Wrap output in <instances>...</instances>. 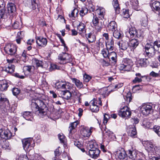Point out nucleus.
<instances>
[{"label":"nucleus","instance_id":"nucleus-1","mask_svg":"<svg viewBox=\"0 0 160 160\" xmlns=\"http://www.w3.org/2000/svg\"><path fill=\"white\" fill-rule=\"evenodd\" d=\"M48 99H36L32 101V105L33 106V112L40 117L46 115L48 111L52 113L54 111V106L52 104L48 105Z\"/></svg>","mask_w":160,"mask_h":160},{"label":"nucleus","instance_id":"nucleus-2","mask_svg":"<svg viewBox=\"0 0 160 160\" xmlns=\"http://www.w3.org/2000/svg\"><path fill=\"white\" fill-rule=\"evenodd\" d=\"M122 64L119 65L118 68L120 71H129L132 68L133 62L132 60L128 58H125L122 62Z\"/></svg>","mask_w":160,"mask_h":160},{"label":"nucleus","instance_id":"nucleus-3","mask_svg":"<svg viewBox=\"0 0 160 160\" xmlns=\"http://www.w3.org/2000/svg\"><path fill=\"white\" fill-rule=\"evenodd\" d=\"M145 48L146 54L149 58L152 57L154 55L156 50L153 43L147 44Z\"/></svg>","mask_w":160,"mask_h":160},{"label":"nucleus","instance_id":"nucleus-4","mask_svg":"<svg viewBox=\"0 0 160 160\" xmlns=\"http://www.w3.org/2000/svg\"><path fill=\"white\" fill-rule=\"evenodd\" d=\"M115 154L119 160H128L127 155L123 148H119L115 152Z\"/></svg>","mask_w":160,"mask_h":160},{"label":"nucleus","instance_id":"nucleus-5","mask_svg":"<svg viewBox=\"0 0 160 160\" xmlns=\"http://www.w3.org/2000/svg\"><path fill=\"white\" fill-rule=\"evenodd\" d=\"M4 50L8 55L16 56L17 49V48L14 45L11 43L7 44L4 48Z\"/></svg>","mask_w":160,"mask_h":160},{"label":"nucleus","instance_id":"nucleus-6","mask_svg":"<svg viewBox=\"0 0 160 160\" xmlns=\"http://www.w3.org/2000/svg\"><path fill=\"white\" fill-rule=\"evenodd\" d=\"M58 58L60 60L61 64H66L71 61V56L68 53L62 52L59 55Z\"/></svg>","mask_w":160,"mask_h":160},{"label":"nucleus","instance_id":"nucleus-7","mask_svg":"<svg viewBox=\"0 0 160 160\" xmlns=\"http://www.w3.org/2000/svg\"><path fill=\"white\" fill-rule=\"evenodd\" d=\"M102 20L101 19V18L99 19L96 15H94L93 17L92 22L95 28L98 31H100L102 28Z\"/></svg>","mask_w":160,"mask_h":160},{"label":"nucleus","instance_id":"nucleus-8","mask_svg":"<svg viewBox=\"0 0 160 160\" xmlns=\"http://www.w3.org/2000/svg\"><path fill=\"white\" fill-rule=\"evenodd\" d=\"M119 115L123 118H129L131 115V112L128 106H125L120 109Z\"/></svg>","mask_w":160,"mask_h":160},{"label":"nucleus","instance_id":"nucleus-9","mask_svg":"<svg viewBox=\"0 0 160 160\" xmlns=\"http://www.w3.org/2000/svg\"><path fill=\"white\" fill-rule=\"evenodd\" d=\"M152 107L147 104H145L142 106L140 108L141 112L143 115L147 116L152 112Z\"/></svg>","mask_w":160,"mask_h":160},{"label":"nucleus","instance_id":"nucleus-10","mask_svg":"<svg viewBox=\"0 0 160 160\" xmlns=\"http://www.w3.org/2000/svg\"><path fill=\"white\" fill-rule=\"evenodd\" d=\"M146 149L148 152L154 153L156 150V147L152 142L150 141L145 142L144 145Z\"/></svg>","mask_w":160,"mask_h":160},{"label":"nucleus","instance_id":"nucleus-11","mask_svg":"<svg viewBox=\"0 0 160 160\" xmlns=\"http://www.w3.org/2000/svg\"><path fill=\"white\" fill-rule=\"evenodd\" d=\"M0 137L1 138L8 139L12 137V134L8 129L5 130L1 129H0Z\"/></svg>","mask_w":160,"mask_h":160},{"label":"nucleus","instance_id":"nucleus-12","mask_svg":"<svg viewBox=\"0 0 160 160\" xmlns=\"http://www.w3.org/2000/svg\"><path fill=\"white\" fill-rule=\"evenodd\" d=\"M92 128V127H90V128L88 127H83L81 129V134L85 138L89 137L91 135Z\"/></svg>","mask_w":160,"mask_h":160},{"label":"nucleus","instance_id":"nucleus-13","mask_svg":"<svg viewBox=\"0 0 160 160\" xmlns=\"http://www.w3.org/2000/svg\"><path fill=\"white\" fill-rule=\"evenodd\" d=\"M140 153L137 152L136 150H128V155L130 158L133 160H139L140 159L139 155Z\"/></svg>","mask_w":160,"mask_h":160},{"label":"nucleus","instance_id":"nucleus-14","mask_svg":"<svg viewBox=\"0 0 160 160\" xmlns=\"http://www.w3.org/2000/svg\"><path fill=\"white\" fill-rule=\"evenodd\" d=\"M127 133L128 135L132 137L135 138L136 137L137 132L134 125L129 126L127 129Z\"/></svg>","mask_w":160,"mask_h":160},{"label":"nucleus","instance_id":"nucleus-15","mask_svg":"<svg viewBox=\"0 0 160 160\" xmlns=\"http://www.w3.org/2000/svg\"><path fill=\"white\" fill-rule=\"evenodd\" d=\"M23 144V147L25 150H28L31 149L32 147L31 143L32 142V140L31 138H26L23 140L22 141Z\"/></svg>","mask_w":160,"mask_h":160},{"label":"nucleus","instance_id":"nucleus-16","mask_svg":"<svg viewBox=\"0 0 160 160\" xmlns=\"http://www.w3.org/2000/svg\"><path fill=\"white\" fill-rule=\"evenodd\" d=\"M149 63V60L148 58H141L138 60L137 65L138 67H146Z\"/></svg>","mask_w":160,"mask_h":160},{"label":"nucleus","instance_id":"nucleus-17","mask_svg":"<svg viewBox=\"0 0 160 160\" xmlns=\"http://www.w3.org/2000/svg\"><path fill=\"white\" fill-rule=\"evenodd\" d=\"M85 37L89 43H92L96 40V37L93 32H92L86 34Z\"/></svg>","mask_w":160,"mask_h":160},{"label":"nucleus","instance_id":"nucleus-18","mask_svg":"<svg viewBox=\"0 0 160 160\" xmlns=\"http://www.w3.org/2000/svg\"><path fill=\"white\" fill-rule=\"evenodd\" d=\"M152 10L156 13H158L160 11V2L158 1H154L151 4Z\"/></svg>","mask_w":160,"mask_h":160},{"label":"nucleus","instance_id":"nucleus-19","mask_svg":"<svg viewBox=\"0 0 160 160\" xmlns=\"http://www.w3.org/2000/svg\"><path fill=\"white\" fill-rule=\"evenodd\" d=\"M95 13V15L98 16L101 19H102L104 18L105 14V10L103 8L101 7H99L97 9Z\"/></svg>","mask_w":160,"mask_h":160},{"label":"nucleus","instance_id":"nucleus-20","mask_svg":"<svg viewBox=\"0 0 160 160\" xmlns=\"http://www.w3.org/2000/svg\"><path fill=\"white\" fill-rule=\"evenodd\" d=\"M100 152V151L98 148L89 150V154L91 157L95 159L99 156Z\"/></svg>","mask_w":160,"mask_h":160},{"label":"nucleus","instance_id":"nucleus-21","mask_svg":"<svg viewBox=\"0 0 160 160\" xmlns=\"http://www.w3.org/2000/svg\"><path fill=\"white\" fill-rule=\"evenodd\" d=\"M36 42L37 44L39 46L44 47L47 43V39L46 38L42 37H38Z\"/></svg>","mask_w":160,"mask_h":160},{"label":"nucleus","instance_id":"nucleus-22","mask_svg":"<svg viewBox=\"0 0 160 160\" xmlns=\"http://www.w3.org/2000/svg\"><path fill=\"white\" fill-rule=\"evenodd\" d=\"M118 44L119 46V48L123 50L127 49L129 46L128 42L126 41L123 40L120 41L118 42Z\"/></svg>","mask_w":160,"mask_h":160},{"label":"nucleus","instance_id":"nucleus-23","mask_svg":"<svg viewBox=\"0 0 160 160\" xmlns=\"http://www.w3.org/2000/svg\"><path fill=\"white\" fill-rule=\"evenodd\" d=\"M7 8L9 13H12L16 10V7L15 4L12 2H9L7 5Z\"/></svg>","mask_w":160,"mask_h":160},{"label":"nucleus","instance_id":"nucleus-24","mask_svg":"<svg viewBox=\"0 0 160 160\" xmlns=\"http://www.w3.org/2000/svg\"><path fill=\"white\" fill-rule=\"evenodd\" d=\"M129 33L131 38H133L135 36H137V37H140V35H138V31L134 27L131 26L129 29Z\"/></svg>","mask_w":160,"mask_h":160},{"label":"nucleus","instance_id":"nucleus-25","mask_svg":"<svg viewBox=\"0 0 160 160\" xmlns=\"http://www.w3.org/2000/svg\"><path fill=\"white\" fill-rule=\"evenodd\" d=\"M8 87V83L5 80H0V90L3 91L7 90Z\"/></svg>","mask_w":160,"mask_h":160},{"label":"nucleus","instance_id":"nucleus-26","mask_svg":"<svg viewBox=\"0 0 160 160\" xmlns=\"http://www.w3.org/2000/svg\"><path fill=\"white\" fill-rule=\"evenodd\" d=\"M88 144L89 150H92L98 148V145L95 141H89Z\"/></svg>","mask_w":160,"mask_h":160},{"label":"nucleus","instance_id":"nucleus-27","mask_svg":"<svg viewBox=\"0 0 160 160\" xmlns=\"http://www.w3.org/2000/svg\"><path fill=\"white\" fill-rule=\"evenodd\" d=\"M0 101L1 102H4L7 105L6 107V109H8L9 111H12V108L10 107V105L9 104L8 100L7 98H2L1 97L0 98Z\"/></svg>","mask_w":160,"mask_h":160},{"label":"nucleus","instance_id":"nucleus-28","mask_svg":"<svg viewBox=\"0 0 160 160\" xmlns=\"http://www.w3.org/2000/svg\"><path fill=\"white\" fill-rule=\"evenodd\" d=\"M109 30L113 32L114 30L117 29V26L116 23L114 21H111L108 26Z\"/></svg>","mask_w":160,"mask_h":160},{"label":"nucleus","instance_id":"nucleus-29","mask_svg":"<svg viewBox=\"0 0 160 160\" xmlns=\"http://www.w3.org/2000/svg\"><path fill=\"white\" fill-rule=\"evenodd\" d=\"M108 58L109 59L111 58L113 62L116 63L117 61V57L116 53L114 52H110Z\"/></svg>","mask_w":160,"mask_h":160},{"label":"nucleus","instance_id":"nucleus-30","mask_svg":"<svg viewBox=\"0 0 160 160\" xmlns=\"http://www.w3.org/2000/svg\"><path fill=\"white\" fill-rule=\"evenodd\" d=\"M23 116L27 120L32 121L33 120V118L30 112L26 111L23 112Z\"/></svg>","mask_w":160,"mask_h":160},{"label":"nucleus","instance_id":"nucleus-31","mask_svg":"<svg viewBox=\"0 0 160 160\" xmlns=\"http://www.w3.org/2000/svg\"><path fill=\"white\" fill-rule=\"evenodd\" d=\"M15 66L14 65L9 64L8 67L6 68L3 70L8 73H12L14 71Z\"/></svg>","mask_w":160,"mask_h":160},{"label":"nucleus","instance_id":"nucleus-32","mask_svg":"<svg viewBox=\"0 0 160 160\" xmlns=\"http://www.w3.org/2000/svg\"><path fill=\"white\" fill-rule=\"evenodd\" d=\"M62 94L63 98L67 100L69 99L72 95L71 93L68 90L62 91Z\"/></svg>","mask_w":160,"mask_h":160},{"label":"nucleus","instance_id":"nucleus-33","mask_svg":"<svg viewBox=\"0 0 160 160\" xmlns=\"http://www.w3.org/2000/svg\"><path fill=\"white\" fill-rule=\"evenodd\" d=\"M71 79L72 82L75 84L78 88H81L83 87V85L82 82H81L79 80L75 78H71Z\"/></svg>","mask_w":160,"mask_h":160},{"label":"nucleus","instance_id":"nucleus-34","mask_svg":"<svg viewBox=\"0 0 160 160\" xmlns=\"http://www.w3.org/2000/svg\"><path fill=\"white\" fill-rule=\"evenodd\" d=\"M114 41L112 39L106 42L107 49L109 51H112L114 48Z\"/></svg>","mask_w":160,"mask_h":160},{"label":"nucleus","instance_id":"nucleus-35","mask_svg":"<svg viewBox=\"0 0 160 160\" xmlns=\"http://www.w3.org/2000/svg\"><path fill=\"white\" fill-rule=\"evenodd\" d=\"M139 41L137 39H132L130 42V46L133 48H135L138 45Z\"/></svg>","mask_w":160,"mask_h":160},{"label":"nucleus","instance_id":"nucleus-36","mask_svg":"<svg viewBox=\"0 0 160 160\" xmlns=\"http://www.w3.org/2000/svg\"><path fill=\"white\" fill-rule=\"evenodd\" d=\"M32 62L33 63L38 67L43 66V62L36 58H34L32 59Z\"/></svg>","mask_w":160,"mask_h":160},{"label":"nucleus","instance_id":"nucleus-37","mask_svg":"<svg viewBox=\"0 0 160 160\" xmlns=\"http://www.w3.org/2000/svg\"><path fill=\"white\" fill-rule=\"evenodd\" d=\"M71 84L68 82L66 83L65 84H60L59 82L57 83H56V85L58 86L60 85V87H58V88H61L62 89H69L71 87Z\"/></svg>","mask_w":160,"mask_h":160},{"label":"nucleus","instance_id":"nucleus-38","mask_svg":"<svg viewBox=\"0 0 160 160\" xmlns=\"http://www.w3.org/2000/svg\"><path fill=\"white\" fill-rule=\"evenodd\" d=\"M141 25L143 27H146L148 24V17L146 16L142 18L140 21Z\"/></svg>","mask_w":160,"mask_h":160},{"label":"nucleus","instance_id":"nucleus-39","mask_svg":"<svg viewBox=\"0 0 160 160\" xmlns=\"http://www.w3.org/2000/svg\"><path fill=\"white\" fill-rule=\"evenodd\" d=\"M91 104H96L98 105L102 106V102L101 101V98H98V99H96L94 98L91 102Z\"/></svg>","mask_w":160,"mask_h":160},{"label":"nucleus","instance_id":"nucleus-40","mask_svg":"<svg viewBox=\"0 0 160 160\" xmlns=\"http://www.w3.org/2000/svg\"><path fill=\"white\" fill-rule=\"evenodd\" d=\"M90 109L93 112H97L99 110V108L98 105L92 104L90 106Z\"/></svg>","mask_w":160,"mask_h":160},{"label":"nucleus","instance_id":"nucleus-41","mask_svg":"<svg viewBox=\"0 0 160 160\" xmlns=\"http://www.w3.org/2000/svg\"><path fill=\"white\" fill-rule=\"evenodd\" d=\"M88 10L85 7H83L81 8L80 10V15L81 17L84 16L88 12Z\"/></svg>","mask_w":160,"mask_h":160},{"label":"nucleus","instance_id":"nucleus-42","mask_svg":"<svg viewBox=\"0 0 160 160\" xmlns=\"http://www.w3.org/2000/svg\"><path fill=\"white\" fill-rule=\"evenodd\" d=\"M78 11L77 8H75L72 11L71 13L69 14V17L70 18H75L77 16Z\"/></svg>","mask_w":160,"mask_h":160},{"label":"nucleus","instance_id":"nucleus-43","mask_svg":"<svg viewBox=\"0 0 160 160\" xmlns=\"http://www.w3.org/2000/svg\"><path fill=\"white\" fill-rule=\"evenodd\" d=\"M113 32V36L117 39H120L121 37L122 34L120 31L117 30V29L114 30Z\"/></svg>","mask_w":160,"mask_h":160},{"label":"nucleus","instance_id":"nucleus-44","mask_svg":"<svg viewBox=\"0 0 160 160\" xmlns=\"http://www.w3.org/2000/svg\"><path fill=\"white\" fill-rule=\"evenodd\" d=\"M23 31H20L18 32L17 38L16 39V41L17 43L20 44L21 40L22 37V36L23 35Z\"/></svg>","mask_w":160,"mask_h":160},{"label":"nucleus","instance_id":"nucleus-45","mask_svg":"<svg viewBox=\"0 0 160 160\" xmlns=\"http://www.w3.org/2000/svg\"><path fill=\"white\" fill-rule=\"evenodd\" d=\"M78 123V122L76 121L72 122L70 124V125L69 127V132L70 133H71L72 130L76 127Z\"/></svg>","mask_w":160,"mask_h":160},{"label":"nucleus","instance_id":"nucleus-46","mask_svg":"<svg viewBox=\"0 0 160 160\" xmlns=\"http://www.w3.org/2000/svg\"><path fill=\"white\" fill-rule=\"evenodd\" d=\"M85 25L82 22L80 23L79 25L78 26L77 28L78 30L80 32H85L86 31L85 29Z\"/></svg>","mask_w":160,"mask_h":160},{"label":"nucleus","instance_id":"nucleus-47","mask_svg":"<svg viewBox=\"0 0 160 160\" xmlns=\"http://www.w3.org/2000/svg\"><path fill=\"white\" fill-rule=\"evenodd\" d=\"M153 131L160 137V126L155 125L152 128Z\"/></svg>","mask_w":160,"mask_h":160},{"label":"nucleus","instance_id":"nucleus-48","mask_svg":"<svg viewBox=\"0 0 160 160\" xmlns=\"http://www.w3.org/2000/svg\"><path fill=\"white\" fill-rule=\"evenodd\" d=\"M153 44H154L156 50L158 51L159 52H160V41H156Z\"/></svg>","mask_w":160,"mask_h":160},{"label":"nucleus","instance_id":"nucleus-49","mask_svg":"<svg viewBox=\"0 0 160 160\" xmlns=\"http://www.w3.org/2000/svg\"><path fill=\"white\" fill-rule=\"evenodd\" d=\"M109 50L104 49L102 51V53L103 55V56L105 58H108L109 54Z\"/></svg>","mask_w":160,"mask_h":160},{"label":"nucleus","instance_id":"nucleus-50","mask_svg":"<svg viewBox=\"0 0 160 160\" xmlns=\"http://www.w3.org/2000/svg\"><path fill=\"white\" fill-rule=\"evenodd\" d=\"M92 78V77L87 74H85L83 75V80L84 82H88Z\"/></svg>","mask_w":160,"mask_h":160},{"label":"nucleus","instance_id":"nucleus-51","mask_svg":"<svg viewBox=\"0 0 160 160\" xmlns=\"http://www.w3.org/2000/svg\"><path fill=\"white\" fill-rule=\"evenodd\" d=\"M12 91L13 95L17 96L20 93V90L17 88H12Z\"/></svg>","mask_w":160,"mask_h":160},{"label":"nucleus","instance_id":"nucleus-52","mask_svg":"<svg viewBox=\"0 0 160 160\" xmlns=\"http://www.w3.org/2000/svg\"><path fill=\"white\" fill-rule=\"evenodd\" d=\"M128 10L126 9H123L122 15L124 18H128L129 17V15L128 14Z\"/></svg>","mask_w":160,"mask_h":160},{"label":"nucleus","instance_id":"nucleus-53","mask_svg":"<svg viewBox=\"0 0 160 160\" xmlns=\"http://www.w3.org/2000/svg\"><path fill=\"white\" fill-rule=\"evenodd\" d=\"M110 117L108 114L105 113L104 116V118L103 123L105 124H107L108 119L110 118Z\"/></svg>","mask_w":160,"mask_h":160},{"label":"nucleus","instance_id":"nucleus-54","mask_svg":"<svg viewBox=\"0 0 160 160\" xmlns=\"http://www.w3.org/2000/svg\"><path fill=\"white\" fill-rule=\"evenodd\" d=\"M20 23L18 21H15L12 24V27L14 29L18 28L20 26Z\"/></svg>","mask_w":160,"mask_h":160},{"label":"nucleus","instance_id":"nucleus-55","mask_svg":"<svg viewBox=\"0 0 160 160\" xmlns=\"http://www.w3.org/2000/svg\"><path fill=\"white\" fill-rule=\"evenodd\" d=\"M115 11V12L117 14H118L120 13V7L119 4L117 5H114L113 6Z\"/></svg>","mask_w":160,"mask_h":160},{"label":"nucleus","instance_id":"nucleus-56","mask_svg":"<svg viewBox=\"0 0 160 160\" xmlns=\"http://www.w3.org/2000/svg\"><path fill=\"white\" fill-rule=\"evenodd\" d=\"M74 143L75 146H76L77 147L79 148L81 147L82 146V144L78 141L76 140L74 141Z\"/></svg>","mask_w":160,"mask_h":160},{"label":"nucleus","instance_id":"nucleus-57","mask_svg":"<svg viewBox=\"0 0 160 160\" xmlns=\"http://www.w3.org/2000/svg\"><path fill=\"white\" fill-rule=\"evenodd\" d=\"M6 11L5 8L4 9H1L0 8V19L2 18L4 15L5 14Z\"/></svg>","mask_w":160,"mask_h":160},{"label":"nucleus","instance_id":"nucleus-58","mask_svg":"<svg viewBox=\"0 0 160 160\" xmlns=\"http://www.w3.org/2000/svg\"><path fill=\"white\" fill-rule=\"evenodd\" d=\"M58 137L60 140L61 142L62 143H64V136L63 135L59 134L58 135Z\"/></svg>","mask_w":160,"mask_h":160},{"label":"nucleus","instance_id":"nucleus-59","mask_svg":"<svg viewBox=\"0 0 160 160\" xmlns=\"http://www.w3.org/2000/svg\"><path fill=\"white\" fill-rule=\"evenodd\" d=\"M18 160H28V159L26 155H22L19 157Z\"/></svg>","mask_w":160,"mask_h":160},{"label":"nucleus","instance_id":"nucleus-60","mask_svg":"<svg viewBox=\"0 0 160 160\" xmlns=\"http://www.w3.org/2000/svg\"><path fill=\"white\" fill-rule=\"evenodd\" d=\"M142 81L141 78H139L138 77H136L134 80H133L132 82L133 83H136L137 82H140Z\"/></svg>","mask_w":160,"mask_h":160},{"label":"nucleus","instance_id":"nucleus-61","mask_svg":"<svg viewBox=\"0 0 160 160\" xmlns=\"http://www.w3.org/2000/svg\"><path fill=\"white\" fill-rule=\"evenodd\" d=\"M5 3L3 0H0V8H5Z\"/></svg>","mask_w":160,"mask_h":160},{"label":"nucleus","instance_id":"nucleus-62","mask_svg":"<svg viewBox=\"0 0 160 160\" xmlns=\"http://www.w3.org/2000/svg\"><path fill=\"white\" fill-rule=\"evenodd\" d=\"M32 68L31 66H25L23 68V69L24 71H28L30 72Z\"/></svg>","mask_w":160,"mask_h":160},{"label":"nucleus","instance_id":"nucleus-63","mask_svg":"<svg viewBox=\"0 0 160 160\" xmlns=\"http://www.w3.org/2000/svg\"><path fill=\"white\" fill-rule=\"evenodd\" d=\"M128 96H127L124 97L125 100L127 102V103H129L132 100L131 97V95H128Z\"/></svg>","mask_w":160,"mask_h":160},{"label":"nucleus","instance_id":"nucleus-64","mask_svg":"<svg viewBox=\"0 0 160 160\" xmlns=\"http://www.w3.org/2000/svg\"><path fill=\"white\" fill-rule=\"evenodd\" d=\"M42 157L41 155L39 154H36L35 155L34 158L35 160H40Z\"/></svg>","mask_w":160,"mask_h":160}]
</instances>
